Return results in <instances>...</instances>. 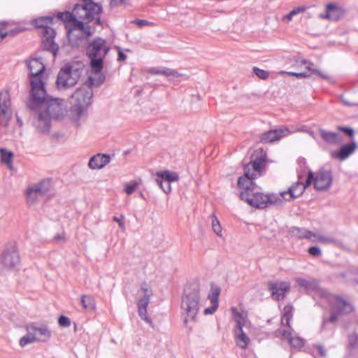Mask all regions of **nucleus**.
Segmentation results:
<instances>
[{
	"mask_svg": "<svg viewBox=\"0 0 358 358\" xmlns=\"http://www.w3.org/2000/svg\"><path fill=\"white\" fill-rule=\"evenodd\" d=\"M266 155H252L248 164L243 166L244 175L238 178L237 186L241 189L240 199L250 206L264 209L272 205H281L282 201L275 194H265L260 192L254 180L260 177L266 166Z\"/></svg>",
	"mask_w": 358,
	"mask_h": 358,
	"instance_id": "obj_1",
	"label": "nucleus"
},
{
	"mask_svg": "<svg viewBox=\"0 0 358 358\" xmlns=\"http://www.w3.org/2000/svg\"><path fill=\"white\" fill-rule=\"evenodd\" d=\"M39 101L30 98L27 103V108L32 112L33 124L38 132L48 134L51 127V119H62L66 113L64 99L50 96L44 87V93L38 92Z\"/></svg>",
	"mask_w": 358,
	"mask_h": 358,
	"instance_id": "obj_2",
	"label": "nucleus"
},
{
	"mask_svg": "<svg viewBox=\"0 0 358 358\" xmlns=\"http://www.w3.org/2000/svg\"><path fill=\"white\" fill-rule=\"evenodd\" d=\"M200 284L198 280L187 283L183 290L181 309L184 315V324L187 327L188 321H196L200 308Z\"/></svg>",
	"mask_w": 358,
	"mask_h": 358,
	"instance_id": "obj_3",
	"label": "nucleus"
},
{
	"mask_svg": "<svg viewBox=\"0 0 358 358\" xmlns=\"http://www.w3.org/2000/svg\"><path fill=\"white\" fill-rule=\"evenodd\" d=\"M354 310L352 305L340 296H336L334 301L330 303L329 315H323L320 331H331L334 332L339 319L350 314Z\"/></svg>",
	"mask_w": 358,
	"mask_h": 358,
	"instance_id": "obj_4",
	"label": "nucleus"
},
{
	"mask_svg": "<svg viewBox=\"0 0 358 358\" xmlns=\"http://www.w3.org/2000/svg\"><path fill=\"white\" fill-rule=\"evenodd\" d=\"M110 48L106 41L96 37L86 46V55L90 59V65L93 73H101L103 69V62Z\"/></svg>",
	"mask_w": 358,
	"mask_h": 358,
	"instance_id": "obj_5",
	"label": "nucleus"
},
{
	"mask_svg": "<svg viewBox=\"0 0 358 358\" xmlns=\"http://www.w3.org/2000/svg\"><path fill=\"white\" fill-rule=\"evenodd\" d=\"M83 72V68L79 64H66L62 66L57 76L55 82L58 90H66L75 86Z\"/></svg>",
	"mask_w": 358,
	"mask_h": 358,
	"instance_id": "obj_6",
	"label": "nucleus"
},
{
	"mask_svg": "<svg viewBox=\"0 0 358 358\" xmlns=\"http://www.w3.org/2000/svg\"><path fill=\"white\" fill-rule=\"evenodd\" d=\"M28 69L30 71L29 81L31 85L30 95L34 96V100L39 101L41 99L37 97L38 92L44 93L45 83L42 78L45 71V65L41 58L32 59L28 64Z\"/></svg>",
	"mask_w": 358,
	"mask_h": 358,
	"instance_id": "obj_7",
	"label": "nucleus"
},
{
	"mask_svg": "<svg viewBox=\"0 0 358 358\" xmlns=\"http://www.w3.org/2000/svg\"><path fill=\"white\" fill-rule=\"evenodd\" d=\"M71 97L74 100L73 105L71 106V112L75 113L77 119L79 120L92 102V89L90 85L78 87L71 95Z\"/></svg>",
	"mask_w": 358,
	"mask_h": 358,
	"instance_id": "obj_8",
	"label": "nucleus"
},
{
	"mask_svg": "<svg viewBox=\"0 0 358 358\" xmlns=\"http://www.w3.org/2000/svg\"><path fill=\"white\" fill-rule=\"evenodd\" d=\"M80 3H76L73 11L80 20L87 22L94 21L95 16L102 13L103 8L101 3H95L93 0H80Z\"/></svg>",
	"mask_w": 358,
	"mask_h": 358,
	"instance_id": "obj_9",
	"label": "nucleus"
},
{
	"mask_svg": "<svg viewBox=\"0 0 358 358\" xmlns=\"http://www.w3.org/2000/svg\"><path fill=\"white\" fill-rule=\"evenodd\" d=\"M50 189V179H43L36 184L29 186L25 193L27 205L29 206L34 205L36 201L45 196Z\"/></svg>",
	"mask_w": 358,
	"mask_h": 358,
	"instance_id": "obj_10",
	"label": "nucleus"
},
{
	"mask_svg": "<svg viewBox=\"0 0 358 358\" xmlns=\"http://www.w3.org/2000/svg\"><path fill=\"white\" fill-rule=\"evenodd\" d=\"M140 290L143 293V296L137 301L138 313L142 320L151 324L152 320L147 315V307L152 295V290L145 281L141 284Z\"/></svg>",
	"mask_w": 358,
	"mask_h": 358,
	"instance_id": "obj_11",
	"label": "nucleus"
},
{
	"mask_svg": "<svg viewBox=\"0 0 358 358\" xmlns=\"http://www.w3.org/2000/svg\"><path fill=\"white\" fill-rule=\"evenodd\" d=\"M333 182V174L330 169L321 167L315 173L314 188L319 192L326 191L331 188Z\"/></svg>",
	"mask_w": 358,
	"mask_h": 358,
	"instance_id": "obj_12",
	"label": "nucleus"
},
{
	"mask_svg": "<svg viewBox=\"0 0 358 358\" xmlns=\"http://www.w3.org/2000/svg\"><path fill=\"white\" fill-rule=\"evenodd\" d=\"M20 263V257L15 245L7 248L2 253L1 264L6 269H16Z\"/></svg>",
	"mask_w": 358,
	"mask_h": 358,
	"instance_id": "obj_13",
	"label": "nucleus"
},
{
	"mask_svg": "<svg viewBox=\"0 0 358 358\" xmlns=\"http://www.w3.org/2000/svg\"><path fill=\"white\" fill-rule=\"evenodd\" d=\"M289 289V283L287 282L269 281L268 282V289L271 292L272 298L276 301L283 299Z\"/></svg>",
	"mask_w": 358,
	"mask_h": 358,
	"instance_id": "obj_14",
	"label": "nucleus"
},
{
	"mask_svg": "<svg viewBox=\"0 0 358 358\" xmlns=\"http://www.w3.org/2000/svg\"><path fill=\"white\" fill-rule=\"evenodd\" d=\"M28 327L30 334L33 335L36 342H46L52 336L51 331L46 324L38 326L36 324L32 323L28 325Z\"/></svg>",
	"mask_w": 358,
	"mask_h": 358,
	"instance_id": "obj_15",
	"label": "nucleus"
},
{
	"mask_svg": "<svg viewBox=\"0 0 358 358\" xmlns=\"http://www.w3.org/2000/svg\"><path fill=\"white\" fill-rule=\"evenodd\" d=\"M304 191L303 182L297 181L290 186L287 191L281 192L280 196L285 201H290L301 196Z\"/></svg>",
	"mask_w": 358,
	"mask_h": 358,
	"instance_id": "obj_16",
	"label": "nucleus"
},
{
	"mask_svg": "<svg viewBox=\"0 0 358 358\" xmlns=\"http://www.w3.org/2000/svg\"><path fill=\"white\" fill-rule=\"evenodd\" d=\"M0 111L1 113L6 119L7 125L8 122L12 118V111L10 109V95L8 91H1L0 92Z\"/></svg>",
	"mask_w": 358,
	"mask_h": 358,
	"instance_id": "obj_17",
	"label": "nucleus"
},
{
	"mask_svg": "<svg viewBox=\"0 0 358 358\" xmlns=\"http://www.w3.org/2000/svg\"><path fill=\"white\" fill-rule=\"evenodd\" d=\"M289 134V129L287 128L277 129L267 131L263 133L260 137V142L263 143H272L280 140L282 137Z\"/></svg>",
	"mask_w": 358,
	"mask_h": 358,
	"instance_id": "obj_18",
	"label": "nucleus"
},
{
	"mask_svg": "<svg viewBox=\"0 0 358 358\" xmlns=\"http://www.w3.org/2000/svg\"><path fill=\"white\" fill-rule=\"evenodd\" d=\"M287 232L291 237L298 239H307L315 241L313 238H316V234L305 228L298 227H290L288 228Z\"/></svg>",
	"mask_w": 358,
	"mask_h": 358,
	"instance_id": "obj_19",
	"label": "nucleus"
},
{
	"mask_svg": "<svg viewBox=\"0 0 358 358\" xmlns=\"http://www.w3.org/2000/svg\"><path fill=\"white\" fill-rule=\"evenodd\" d=\"M357 148V143L352 141L349 143L344 144L341 146L338 151L331 152V156L334 158L338 159L341 161L347 159Z\"/></svg>",
	"mask_w": 358,
	"mask_h": 358,
	"instance_id": "obj_20",
	"label": "nucleus"
},
{
	"mask_svg": "<svg viewBox=\"0 0 358 358\" xmlns=\"http://www.w3.org/2000/svg\"><path fill=\"white\" fill-rule=\"evenodd\" d=\"M110 162V156L107 154H96L90 159L88 166L92 169L103 168Z\"/></svg>",
	"mask_w": 358,
	"mask_h": 358,
	"instance_id": "obj_21",
	"label": "nucleus"
},
{
	"mask_svg": "<svg viewBox=\"0 0 358 358\" xmlns=\"http://www.w3.org/2000/svg\"><path fill=\"white\" fill-rule=\"evenodd\" d=\"M322 139L327 144L336 145L343 141L342 136L338 132L329 131L324 129H319Z\"/></svg>",
	"mask_w": 358,
	"mask_h": 358,
	"instance_id": "obj_22",
	"label": "nucleus"
},
{
	"mask_svg": "<svg viewBox=\"0 0 358 358\" xmlns=\"http://www.w3.org/2000/svg\"><path fill=\"white\" fill-rule=\"evenodd\" d=\"M235 334L237 339L238 340L237 345L239 346V348L242 349L246 348L250 339L246 334L243 331V324L239 320H237V324H236L235 328Z\"/></svg>",
	"mask_w": 358,
	"mask_h": 358,
	"instance_id": "obj_23",
	"label": "nucleus"
},
{
	"mask_svg": "<svg viewBox=\"0 0 358 358\" xmlns=\"http://www.w3.org/2000/svg\"><path fill=\"white\" fill-rule=\"evenodd\" d=\"M327 13L325 15H320L321 18H327L333 21H338L341 17V9L334 3H328L326 6Z\"/></svg>",
	"mask_w": 358,
	"mask_h": 358,
	"instance_id": "obj_24",
	"label": "nucleus"
},
{
	"mask_svg": "<svg viewBox=\"0 0 358 358\" xmlns=\"http://www.w3.org/2000/svg\"><path fill=\"white\" fill-rule=\"evenodd\" d=\"M148 72L152 75H163L166 77L178 78L182 76L176 70L167 67H162L161 69L150 68L148 69Z\"/></svg>",
	"mask_w": 358,
	"mask_h": 358,
	"instance_id": "obj_25",
	"label": "nucleus"
},
{
	"mask_svg": "<svg viewBox=\"0 0 358 358\" xmlns=\"http://www.w3.org/2000/svg\"><path fill=\"white\" fill-rule=\"evenodd\" d=\"M156 176L157 179L162 180L169 183L176 182L179 180V176L177 173L169 170L157 171Z\"/></svg>",
	"mask_w": 358,
	"mask_h": 358,
	"instance_id": "obj_26",
	"label": "nucleus"
},
{
	"mask_svg": "<svg viewBox=\"0 0 358 358\" xmlns=\"http://www.w3.org/2000/svg\"><path fill=\"white\" fill-rule=\"evenodd\" d=\"M297 285L306 291L317 290L319 287L318 282L315 279L306 280L304 278H297L296 280Z\"/></svg>",
	"mask_w": 358,
	"mask_h": 358,
	"instance_id": "obj_27",
	"label": "nucleus"
},
{
	"mask_svg": "<svg viewBox=\"0 0 358 358\" xmlns=\"http://www.w3.org/2000/svg\"><path fill=\"white\" fill-rule=\"evenodd\" d=\"M294 308L292 305H286L283 308L282 315L281 317V324L289 328H291L290 321L293 317Z\"/></svg>",
	"mask_w": 358,
	"mask_h": 358,
	"instance_id": "obj_28",
	"label": "nucleus"
},
{
	"mask_svg": "<svg viewBox=\"0 0 358 358\" xmlns=\"http://www.w3.org/2000/svg\"><path fill=\"white\" fill-rule=\"evenodd\" d=\"M52 16H43L33 20L32 24L38 29H44L54 23Z\"/></svg>",
	"mask_w": 358,
	"mask_h": 358,
	"instance_id": "obj_29",
	"label": "nucleus"
},
{
	"mask_svg": "<svg viewBox=\"0 0 358 358\" xmlns=\"http://www.w3.org/2000/svg\"><path fill=\"white\" fill-rule=\"evenodd\" d=\"M43 50L52 53L56 57L59 51V45L55 42V39H44L43 41Z\"/></svg>",
	"mask_w": 358,
	"mask_h": 358,
	"instance_id": "obj_30",
	"label": "nucleus"
},
{
	"mask_svg": "<svg viewBox=\"0 0 358 358\" xmlns=\"http://www.w3.org/2000/svg\"><path fill=\"white\" fill-rule=\"evenodd\" d=\"M1 162L6 164L8 169L13 166V153L6 148H0Z\"/></svg>",
	"mask_w": 358,
	"mask_h": 358,
	"instance_id": "obj_31",
	"label": "nucleus"
},
{
	"mask_svg": "<svg viewBox=\"0 0 358 358\" xmlns=\"http://www.w3.org/2000/svg\"><path fill=\"white\" fill-rule=\"evenodd\" d=\"M81 304L85 309L90 310H94L96 307V303L94 298L89 295L82 296Z\"/></svg>",
	"mask_w": 358,
	"mask_h": 358,
	"instance_id": "obj_32",
	"label": "nucleus"
},
{
	"mask_svg": "<svg viewBox=\"0 0 358 358\" xmlns=\"http://www.w3.org/2000/svg\"><path fill=\"white\" fill-rule=\"evenodd\" d=\"M75 17H78V15H76V13L72 10V13L69 11L60 12L57 14L58 20L63 21L64 22H71L72 20H75Z\"/></svg>",
	"mask_w": 358,
	"mask_h": 358,
	"instance_id": "obj_33",
	"label": "nucleus"
},
{
	"mask_svg": "<svg viewBox=\"0 0 358 358\" xmlns=\"http://www.w3.org/2000/svg\"><path fill=\"white\" fill-rule=\"evenodd\" d=\"M84 22L83 20H80L78 17H75V20L71 22V27L67 31V36L69 37V34L73 30H78L80 31L81 29L83 28Z\"/></svg>",
	"mask_w": 358,
	"mask_h": 358,
	"instance_id": "obj_34",
	"label": "nucleus"
},
{
	"mask_svg": "<svg viewBox=\"0 0 358 358\" xmlns=\"http://www.w3.org/2000/svg\"><path fill=\"white\" fill-rule=\"evenodd\" d=\"M27 334L23 337H22L20 340V345L22 347L27 345V344L36 342L35 338L33 335L30 334V331L29 327H27Z\"/></svg>",
	"mask_w": 358,
	"mask_h": 358,
	"instance_id": "obj_35",
	"label": "nucleus"
},
{
	"mask_svg": "<svg viewBox=\"0 0 358 358\" xmlns=\"http://www.w3.org/2000/svg\"><path fill=\"white\" fill-rule=\"evenodd\" d=\"M41 34L45 38V39H55L56 31L50 25L42 29Z\"/></svg>",
	"mask_w": 358,
	"mask_h": 358,
	"instance_id": "obj_36",
	"label": "nucleus"
},
{
	"mask_svg": "<svg viewBox=\"0 0 358 358\" xmlns=\"http://www.w3.org/2000/svg\"><path fill=\"white\" fill-rule=\"evenodd\" d=\"M348 348L349 350H355L357 347L358 344V335L356 333L350 334L348 337Z\"/></svg>",
	"mask_w": 358,
	"mask_h": 358,
	"instance_id": "obj_37",
	"label": "nucleus"
},
{
	"mask_svg": "<svg viewBox=\"0 0 358 358\" xmlns=\"http://www.w3.org/2000/svg\"><path fill=\"white\" fill-rule=\"evenodd\" d=\"M94 73L99 75L98 79L96 80L94 78H92V76H90L89 77L90 85V86H93V85L99 86L105 81L106 77L103 75V73H102V71H101V73Z\"/></svg>",
	"mask_w": 358,
	"mask_h": 358,
	"instance_id": "obj_38",
	"label": "nucleus"
},
{
	"mask_svg": "<svg viewBox=\"0 0 358 358\" xmlns=\"http://www.w3.org/2000/svg\"><path fill=\"white\" fill-rule=\"evenodd\" d=\"M304 343V340L299 336H293L289 342L290 345L294 348H301L303 347Z\"/></svg>",
	"mask_w": 358,
	"mask_h": 358,
	"instance_id": "obj_39",
	"label": "nucleus"
},
{
	"mask_svg": "<svg viewBox=\"0 0 358 358\" xmlns=\"http://www.w3.org/2000/svg\"><path fill=\"white\" fill-rule=\"evenodd\" d=\"M22 31L23 29L20 27H15L13 29L8 30L7 31L3 32L2 35L0 36V38L3 40L6 36H15Z\"/></svg>",
	"mask_w": 358,
	"mask_h": 358,
	"instance_id": "obj_40",
	"label": "nucleus"
},
{
	"mask_svg": "<svg viewBox=\"0 0 358 358\" xmlns=\"http://www.w3.org/2000/svg\"><path fill=\"white\" fill-rule=\"evenodd\" d=\"M317 241L320 243L325 244H336L337 240L331 236H327L324 235H317Z\"/></svg>",
	"mask_w": 358,
	"mask_h": 358,
	"instance_id": "obj_41",
	"label": "nucleus"
},
{
	"mask_svg": "<svg viewBox=\"0 0 358 358\" xmlns=\"http://www.w3.org/2000/svg\"><path fill=\"white\" fill-rule=\"evenodd\" d=\"M253 73L260 79L266 80L269 76V73L264 69H261L258 67H253Z\"/></svg>",
	"mask_w": 358,
	"mask_h": 358,
	"instance_id": "obj_42",
	"label": "nucleus"
},
{
	"mask_svg": "<svg viewBox=\"0 0 358 358\" xmlns=\"http://www.w3.org/2000/svg\"><path fill=\"white\" fill-rule=\"evenodd\" d=\"M315 182V173L311 170L308 171L305 182H303V187L306 190L311 184Z\"/></svg>",
	"mask_w": 358,
	"mask_h": 358,
	"instance_id": "obj_43",
	"label": "nucleus"
},
{
	"mask_svg": "<svg viewBox=\"0 0 358 358\" xmlns=\"http://www.w3.org/2000/svg\"><path fill=\"white\" fill-rule=\"evenodd\" d=\"M138 182L133 180L124 185V191L127 194H131L136 189Z\"/></svg>",
	"mask_w": 358,
	"mask_h": 358,
	"instance_id": "obj_44",
	"label": "nucleus"
},
{
	"mask_svg": "<svg viewBox=\"0 0 358 358\" xmlns=\"http://www.w3.org/2000/svg\"><path fill=\"white\" fill-rule=\"evenodd\" d=\"M155 182L166 194H169L171 191L170 183L163 181L162 180L155 179Z\"/></svg>",
	"mask_w": 358,
	"mask_h": 358,
	"instance_id": "obj_45",
	"label": "nucleus"
},
{
	"mask_svg": "<svg viewBox=\"0 0 358 358\" xmlns=\"http://www.w3.org/2000/svg\"><path fill=\"white\" fill-rule=\"evenodd\" d=\"M337 129L338 131L343 132L346 136H349L350 138H354L355 130L352 128L345 126H338L337 127Z\"/></svg>",
	"mask_w": 358,
	"mask_h": 358,
	"instance_id": "obj_46",
	"label": "nucleus"
},
{
	"mask_svg": "<svg viewBox=\"0 0 358 358\" xmlns=\"http://www.w3.org/2000/svg\"><path fill=\"white\" fill-rule=\"evenodd\" d=\"M279 74L280 75L287 74L289 76H295L297 78H306V77L309 76V75L305 72L296 73V72H291V71L288 72V71H281L279 72Z\"/></svg>",
	"mask_w": 358,
	"mask_h": 358,
	"instance_id": "obj_47",
	"label": "nucleus"
},
{
	"mask_svg": "<svg viewBox=\"0 0 358 358\" xmlns=\"http://www.w3.org/2000/svg\"><path fill=\"white\" fill-rule=\"evenodd\" d=\"M58 324L62 327H68L71 324V320L66 316L60 315L58 318Z\"/></svg>",
	"mask_w": 358,
	"mask_h": 358,
	"instance_id": "obj_48",
	"label": "nucleus"
},
{
	"mask_svg": "<svg viewBox=\"0 0 358 358\" xmlns=\"http://www.w3.org/2000/svg\"><path fill=\"white\" fill-rule=\"evenodd\" d=\"M308 252L309 253L310 255L315 257H319L322 253L321 250L318 246L310 247L308 250Z\"/></svg>",
	"mask_w": 358,
	"mask_h": 358,
	"instance_id": "obj_49",
	"label": "nucleus"
},
{
	"mask_svg": "<svg viewBox=\"0 0 358 358\" xmlns=\"http://www.w3.org/2000/svg\"><path fill=\"white\" fill-rule=\"evenodd\" d=\"M220 293V289L219 288H216L212 293L211 296V303L218 304V296Z\"/></svg>",
	"mask_w": 358,
	"mask_h": 358,
	"instance_id": "obj_50",
	"label": "nucleus"
},
{
	"mask_svg": "<svg viewBox=\"0 0 358 358\" xmlns=\"http://www.w3.org/2000/svg\"><path fill=\"white\" fill-rule=\"evenodd\" d=\"M80 31H82L87 38L92 36L93 34V32L92 31L91 29V27L90 25L85 24H83V28L81 29Z\"/></svg>",
	"mask_w": 358,
	"mask_h": 358,
	"instance_id": "obj_51",
	"label": "nucleus"
},
{
	"mask_svg": "<svg viewBox=\"0 0 358 358\" xmlns=\"http://www.w3.org/2000/svg\"><path fill=\"white\" fill-rule=\"evenodd\" d=\"M218 304L216 303H212V306L210 307L206 308L203 310L204 315H209V314H213L216 310L217 309Z\"/></svg>",
	"mask_w": 358,
	"mask_h": 358,
	"instance_id": "obj_52",
	"label": "nucleus"
},
{
	"mask_svg": "<svg viewBox=\"0 0 358 358\" xmlns=\"http://www.w3.org/2000/svg\"><path fill=\"white\" fill-rule=\"evenodd\" d=\"M315 348L317 350L318 354L324 357L327 355V351H326V349L322 345H320V344H317L315 345Z\"/></svg>",
	"mask_w": 358,
	"mask_h": 358,
	"instance_id": "obj_53",
	"label": "nucleus"
},
{
	"mask_svg": "<svg viewBox=\"0 0 358 358\" xmlns=\"http://www.w3.org/2000/svg\"><path fill=\"white\" fill-rule=\"evenodd\" d=\"M132 23L138 25L140 27H144V26H147V25L151 24V22H148V20H139V19H136V20H133Z\"/></svg>",
	"mask_w": 358,
	"mask_h": 358,
	"instance_id": "obj_54",
	"label": "nucleus"
},
{
	"mask_svg": "<svg viewBox=\"0 0 358 358\" xmlns=\"http://www.w3.org/2000/svg\"><path fill=\"white\" fill-rule=\"evenodd\" d=\"M125 0H110V6L111 8L119 7L124 3Z\"/></svg>",
	"mask_w": 358,
	"mask_h": 358,
	"instance_id": "obj_55",
	"label": "nucleus"
},
{
	"mask_svg": "<svg viewBox=\"0 0 358 358\" xmlns=\"http://www.w3.org/2000/svg\"><path fill=\"white\" fill-rule=\"evenodd\" d=\"M280 334L283 338L288 341V342H289L290 339L293 338L292 334L290 331L283 329L280 331Z\"/></svg>",
	"mask_w": 358,
	"mask_h": 358,
	"instance_id": "obj_56",
	"label": "nucleus"
},
{
	"mask_svg": "<svg viewBox=\"0 0 358 358\" xmlns=\"http://www.w3.org/2000/svg\"><path fill=\"white\" fill-rule=\"evenodd\" d=\"M313 73L318 75L320 78H323L324 80H329L330 78H331L329 76L322 73L319 69H314V70H313Z\"/></svg>",
	"mask_w": 358,
	"mask_h": 358,
	"instance_id": "obj_57",
	"label": "nucleus"
},
{
	"mask_svg": "<svg viewBox=\"0 0 358 358\" xmlns=\"http://www.w3.org/2000/svg\"><path fill=\"white\" fill-rule=\"evenodd\" d=\"M231 312L235 317L236 322H237V320H239L241 322V320L243 319L242 314L234 307L231 308Z\"/></svg>",
	"mask_w": 358,
	"mask_h": 358,
	"instance_id": "obj_58",
	"label": "nucleus"
},
{
	"mask_svg": "<svg viewBox=\"0 0 358 358\" xmlns=\"http://www.w3.org/2000/svg\"><path fill=\"white\" fill-rule=\"evenodd\" d=\"M124 218V217L123 215H121L120 217L115 216L113 217V220L118 223V225L121 229H123L124 227V223L122 220Z\"/></svg>",
	"mask_w": 358,
	"mask_h": 358,
	"instance_id": "obj_59",
	"label": "nucleus"
},
{
	"mask_svg": "<svg viewBox=\"0 0 358 358\" xmlns=\"http://www.w3.org/2000/svg\"><path fill=\"white\" fill-rule=\"evenodd\" d=\"M213 231L217 235V236H221V233H222V228H221V226H220V222L219 223H217L215 225H214L213 227Z\"/></svg>",
	"mask_w": 358,
	"mask_h": 358,
	"instance_id": "obj_60",
	"label": "nucleus"
},
{
	"mask_svg": "<svg viewBox=\"0 0 358 358\" xmlns=\"http://www.w3.org/2000/svg\"><path fill=\"white\" fill-rule=\"evenodd\" d=\"M295 15H296V12L292 10L288 14H287L286 15H285L283 17V20H287L289 22V21L292 20L293 16Z\"/></svg>",
	"mask_w": 358,
	"mask_h": 358,
	"instance_id": "obj_61",
	"label": "nucleus"
},
{
	"mask_svg": "<svg viewBox=\"0 0 358 358\" xmlns=\"http://www.w3.org/2000/svg\"><path fill=\"white\" fill-rule=\"evenodd\" d=\"M126 59L127 55L121 50H119L117 54V60L121 62L124 61Z\"/></svg>",
	"mask_w": 358,
	"mask_h": 358,
	"instance_id": "obj_62",
	"label": "nucleus"
},
{
	"mask_svg": "<svg viewBox=\"0 0 358 358\" xmlns=\"http://www.w3.org/2000/svg\"><path fill=\"white\" fill-rule=\"evenodd\" d=\"M55 240L57 241H62V242H64V236L63 234H57L55 236Z\"/></svg>",
	"mask_w": 358,
	"mask_h": 358,
	"instance_id": "obj_63",
	"label": "nucleus"
},
{
	"mask_svg": "<svg viewBox=\"0 0 358 358\" xmlns=\"http://www.w3.org/2000/svg\"><path fill=\"white\" fill-rule=\"evenodd\" d=\"M94 20L95 21V23L97 25H102L103 24V22H102V21L101 20V17H100V15H96L95 18L94 19Z\"/></svg>",
	"mask_w": 358,
	"mask_h": 358,
	"instance_id": "obj_64",
	"label": "nucleus"
}]
</instances>
